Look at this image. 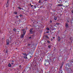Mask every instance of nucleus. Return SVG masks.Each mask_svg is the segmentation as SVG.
Returning <instances> with one entry per match:
<instances>
[{
	"instance_id": "1",
	"label": "nucleus",
	"mask_w": 73,
	"mask_h": 73,
	"mask_svg": "<svg viewBox=\"0 0 73 73\" xmlns=\"http://www.w3.org/2000/svg\"><path fill=\"white\" fill-rule=\"evenodd\" d=\"M31 67H26L25 69V72H28L29 70L31 71Z\"/></svg>"
},
{
	"instance_id": "2",
	"label": "nucleus",
	"mask_w": 73,
	"mask_h": 73,
	"mask_svg": "<svg viewBox=\"0 0 73 73\" xmlns=\"http://www.w3.org/2000/svg\"><path fill=\"white\" fill-rule=\"evenodd\" d=\"M25 33H26V31H23V34H21L20 36V37L21 38H24V36L25 35Z\"/></svg>"
},
{
	"instance_id": "3",
	"label": "nucleus",
	"mask_w": 73,
	"mask_h": 73,
	"mask_svg": "<svg viewBox=\"0 0 73 73\" xmlns=\"http://www.w3.org/2000/svg\"><path fill=\"white\" fill-rule=\"evenodd\" d=\"M50 64V63H49V61L48 60H46L45 61L44 65L45 66H47L48 65Z\"/></svg>"
},
{
	"instance_id": "4",
	"label": "nucleus",
	"mask_w": 73,
	"mask_h": 73,
	"mask_svg": "<svg viewBox=\"0 0 73 73\" xmlns=\"http://www.w3.org/2000/svg\"><path fill=\"white\" fill-rule=\"evenodd\" d=\"M66 71L68 72V73H70L71 72H72V69L70 68H66Z\"/></svg>"
},
{
	"instance_id": "5",
	"label": "nucleus",
	"mask_w": 73,
	"mask_h": 73,
	"mask_svg": "<svg viewBox=\"0 0 73 73\" xmlns=\"http://www.w3.org/2000/svg\"><path fill=\"white\" fill-rule=\"evenodd\" d=\"M69 23H66L65 24V27L67 28L69 27L68 26Z\"/></svg>"
},
{
	"instance_id": "6",
	"label": "nucleus",
	"mask_w": 73,
	"mask_h": 73,
	"mask_svg": "<svg viewBox=\"0 0 73 73\" xmlns=\"http://www.w3.org/2000/svg\"><path fill=\"white\" fill-rule=\"evenodd\" d=\"M33 30V29L31 28L30 29V32L31 34H32V33H33V31H32Z\"/></svg>"
},
{
	"instance_id": "7",
	"label": "nucleus",
	"mask_w": 73,
	"mask_h": 73,
	"mask_svg": "<svg viewBox=\"0 0 73 73\" xmlns=\"http://www.w3.org/2000/svg\"><path fill=\"white\" fill-rule=\"evenodd\" d=\"M35 27V29H40V27L37 25H36Z\"/></svg>"
},
{
	"instance_id": "8",
	"label": "nucleus",
	"mask_w": 73,
	"mask_h": 73,
	"mask_svg": "<svg viewBox=\"0 0 73 73\" xmlns=\"http://www.w3.org/2000/svg\"><path fill=\"white\" fill-rule=\"evenodd\" d=\"M58 2L59 4H61V3H62V1H61V0H58Z\"/></svg>"
},
{
	"instance_id": "9",
	"label": "nucleus",
	"mask_w": 73,
	"mask_h": 73,
	"mask_svg": "<svg viewBox=\"0 0 73 73\" xmlns=\"http://www.w3.org/2000/svg\"><path fill=\"white\" fill-rule=\"evenodd\" d=\"M60 36H58V41H60Z\"/></svg>"
},
{
	"instance_id": "10",
	"label": "nucleus",
	"mask_w": 73,
	"mask_h": 73,
	"mask_svg": "<svg viewBox=\"0 0 73 73\" xmlns=\"http://www.w3.org/2000/svg\"><path fill=\"white\" fill-rule=\"evenodd\" d=\"M59 73H63V71H62V70L60 69Z\"/></svg>"
},
{
	"instance_id": "11",
	"label": "nucleus",
	"mask_w": 73,
	"mask_h": 73,
	"mask_svg": "<svg viewBox=\"0 0 73 73\" xmlns=\"http://www.w3.org/2000/svg\"><path fill=\"white\" fill-rule=\"evenodd\" d=\"M9 40H7V45H8L9 44Z\"/></svg>"
},
{
	"instance_id": "12",
	"label": "nucleus",
	"mask_w": 73,
	"mask_h": 73,
	"mask_svg": "<svg viewBox=\"0 0 73 73\" xmlns=\"http://www.w3.org/2000/svg\"><path fill=\"white\" fill-rule=\"evenodd\" d=\"M54 19L55 20H57V18L56 17H54Z\"/></svg>"
},
{
	"instance_id": "13",
	"label": "nucleus",
	"mask_w": 73,
	"mask_h": 73,
	"mask_svg": "<svg viewBox=\"0 0 73 73\" xmlns=\"http://www.w3.org/2000/svg\"><path fill=\"white\" fill-rule=\"evenodd\" d=\"M22 54L23 55H24V56H27V55L26 53H23Z\"/></svg>"
},
{
	"instance_id": "14",
	"label": "nucleus",
	"mask_w": 73,
	"mask_h": 73,
	"mask_svg": "<svg viewBox=\"0 0 73 73\" xmlns=\"http://www.w3.org/2000/svg\"><path fill=\"white\" fill-rule=\"evenodd\" d=\"M16 31L18 32H20V30L19 29H17Z\"/></svg>"
},
{
	"instance_id": "15",
	"label": "nucleus",
	"mask_w": 73,
	"mask_h": 73,
	"mask_svg": "<svg viewBox=\"0 0 73 73\" xmlns=\"http://www.w3.org/2000/svg\"><path fill=\"white\" fill-rule=\"evenodd\" d=\"M8 66H9V67H11V64L10 63L9 64Z\"/></svg>"
},
{
	"instance_id": "16",
	"label": "nucleus",
	"mask_w": 73,
	"mask_h": 73,
	"mask_svg": "<svg viewBox=\"0 0 73 73\" xmlns=\"http://www.w3.org/2000/svg\"><path fill=\"white\" fill-rule=\"evenodd\" d=\"M9 42H12V39H11L10 40H9Z\"/></svg>"
},
{
	"instance_id": "17",
	"label": "nucleus",
	"mask_w": 73,
	"mask_h": 73,
	"mask_svg": "<svg viewBox=\"0 0 73 73\" xmlns=\"http://www.w3.org/2000/svg\"><path fill=\"white\" fill-rule=\"evenodd\" d=\"M16 29L15 28L14 29H13V31H14V32H16Z\"/></svg>"
},
{
	"instance_id": "18",
	"label": "nucleus",
	"mask_w": 73,
	"mask_h": 73,
	"mask_svg": "<svg viewBox=\"0 0 73 73\" xmlns=\"http://www.w3.org/2000/svg\"><path fill=\"white\" fill-rule=\"evenodd\" d=\"M14 13L15 15H17V13L16 12H14Z\"/></svg>"
},
{
	"instance_id": "19",
	"label": "nucleus",
	"mask_w": 73,
	"mask_h": 73,
	"mask_svg": "<svg viewBox=\"0 0 73 73\" xmlns=\"http://www.w3.org/2000/svg\"><path fill=\"white\" fill-rule=\"evenodd\" d=\"M6 7H8V4L7 3L6 5Z\"/></svg>"
},
{
	"instance_id": "20",
	"label": "nucleus",
	"mask_w": 73,
	"mask_h": 73,
	"mask_svg": "<svg viewBox=\"0 0 73 73\" xmlns=\"http://www.w3.org/2000/svg\"><path fill=\"white\" fill-rule=\"evenodd\" d=\"M38 2L39 3H41V0H39Z\"/></svg>"
},
{
	"instance_id": "21",
	"label": "nucleus",
	"mask_w": 73,
	"mask_h": 73,
	"mask_svg": "<svg viewBox=\"0 0 73 73\" xmlns=\"http://www.w3.org/2000/svg\"><path fill=\"white\" fill-rule=\"evenodd\" d=\"M46 29H47V30L48 31H49V28L48 27H47L46 28Z\"/></svg>"
},
{
	"instance_id": "22",
	"label": "nucleus",
	"mask_w": 73,
	"mask_h": 73,
	"mask_svg": "<svg viewBox=\"0 0 73 73\" xmlns=\"http://www.w3.org/2000/svg\"><path fill=\"white\" fill-rule=\"evenodd\" d=\"M18 8L19 9H20V10H21V7H20V6H19L18 7Z\"/></svg>"
},
{
	"instance_id": "23",
	"label": "nucleus",
	"mask_w": 73,
	"mask_h": 73,
	"mask_svg": "<svg viewBox=\"0 0 73 73\" xmlns=\"http://www.w3.org/2000/svg\"><path fill=\"white\" fill-rule=\"evenodd\" d=\"M48 47L49 48H51V46H50V45H48Z\"/></svg>"
},
{
	"instance_id": "24",
	"label": "nucleus",
	"mask_w": 73,
	"mask_h": 73,
	"mask_svg": "<svg viewBox=\"0 0 73 73\" xmlns=\"http://www.w3.org/2000/svg\"><path fill=\"white\" fill-rule=\"evenodd\" d=\"M65 65L66 66H69V65H68V64L66 63V64H65Z\"/></svg>"
},
{
	"instance_id": "25",
	"label": "nucleus",
	"mask_w": 73,
	"mask_h": 73,
	"mask_svg": "<svg viewBox=\"0 0 73 73\" xmlns=\"http://www.w3.org/2000/svg\"><path fill=\"white\" fill-rule=\"evenodd\" d=\"M23 58H27V57L26 56H24Z\"/></svg>"
},
{
	"instance_id": "26",
	"label": "nucleus",
	"mask_w": 73,
	"mask_h": 73,
	"mask_svg": "<svg viewBox=\"0 0 73 73\" xmlns=\"http://www.w3.org/2000/svg\"><path fill=\"white\" fill-rule=\"evenodd\" d=\"M59 24H60L59 23H56V25H59Z\"/></svg>"
},
{
	"instance_id": "27",
	"label": "nucleus",
	"mask_w": 73,
	"mask_h": 73,
	"mask_svg": "<svg viewBox=\"0 0 73 73\" xmlns=\"http://www.w3.org/2000/svg\"><path fill=\"white\" fill-rule=\"evenodd\" d=\"M62 65H61L60 67V68L61 69V68H62Z\"/></svg>"
},
{
	"instance_id": "28",
	"label": "nucleus",
	"mask_w": 73,
	"mask_h": 73,
	"mask_svg": "<svg viewBox=\"0 0 73 73\" xmlns=\"http://www.w3.org/2000/svg\"><path fill=\"white\" fill-rule=\"evenodd\" d=\"M47 42H48V43H49V44L50 43V42L48 40H47Z\"/></svg>"
},
{
	"instance_id": "29",
	"label": "nucleus",
	"mask_w": 73,
	"mask_h": 73,
	"mask_svg": "<svg viewBox=\"0 0 73 73\" xmlns=\"http://www.w3.org/2000/svg\"><path fill=\"white\" fill-rule=\"evenodd\" d=\"M8 3H9V0H8L7 2V4H8Z\"/></svg>"
},
{
	"instance_id": "30",
	"label": "nucleus",
	"mask_w": 73,
	"mask_h": 73,
	"mask_svg": "<svg viewBox=\"0 0 73 73\" xmlns=\"http://www.w3.org/2000/svg\"><path fill=\"white\" fill-rule=\"evenodd\" d=\"M6 53H8V50H6Z\"/></svg>"
},
{
	"instance_id": "31",
	"label": "nucleus",
	"mask_w": 73,
	"mask_h": 73,
	"mask_svg": "<svg viewBox=\"0 0 73 73\" xmlns=\"http://www.w3.org/2000/svg\"><path fill=\"white\" fill-rule=\"evenodd\" d=\"M50 23H52V20H50Z\"/></svg>"
},
{
	"instance_id": "32",
	"label": "nucleus",
	"mask_w": 73,
	"mask_h": 73,
	"mask_svg": "<svg viewBox=\"0 0 73 73\" xmlns=\"http://www.w3.org/2000/svg\"><path fill=\"white\" fill-rule=\"evenodd\" d=\"M27 45L28 46H30V45H31V44H28Z\"/></svg>"
},
{
	"instance_id": "33",
	"label": "nucleus",
	"mask_w": 73,
	"mask_h": 73,
	"mask_svg": "<svg viewBox=\"0 0 73 73\" xmlns=\"http://www.w3.org/2000/svg\"><path fill=\"white\" fill-rule=\"evenodd\" d=\"M58 6H61V5L60 4H58Z\"/></svg>"
},
{
	"instance_id": "34",
	"label": "nucleus",
	"mask_w": 73,
	"mask_h": 73,
	"mask_svg": "<svg viewBox=\"0 0 73 73\" xmlns=\"http://www.w3.org/2000/svg\"><path fill=\"white\" fill-rule=\"evenodd\" d=\"M62 65H64V62H62Z\"/></svg>"
},
{
	"instance_id": "35",
	"label": "nucleus",
	"mask_w": 73,
	"mask_h": 73,
	"mask_svg": "<svg viewBox=\"0 0 73 73\" xmlns=\"http://www.w3.org/2000/svg\"><path fill=\"white\" fill-rule=\"evenodd\" d=\"M17 18H19V16L17 15L16 16Z\"/></svg>"
},
{
	"instance_id": "36",
	"label": "nucleus",
	"mask_w": 73,
	"mask_h": 73,
	"mask_svg": "<svg viewBox=\"0 0 73 73\" xmlns=\"http://www.w3.org/2000/svg\"><path fill=\"white\" fill-rule=\"evenodd\" d=\"M11 62H15V60H12L11 61Z\"/></svg>"
},
{
	"instance_id": "37",
	"label": "nucleus",
	"mask_w": 73,
	"mask_h": 73,
	"mask_svg": "<svg viewBox=\"0 0 73 73\" xmlns=\"http://www.w3.org/2000/svg\"><path fill=\"white\" fill-rule=\"evenodd\" d=\"M67 23H69V20H67Z\"/></svg>"
},
{
	"instance_id": "38",
	"label": "nucleus",
	"mask_w": 73,
	"mask_h": 73,
	"mask_svg": "<svg viewBox=\"0 0 73 73\" xmlns=\"http://www.w3.org/2000/svg\"><path fill=\"white\" fill-rule=\"evenodd\" d=\"M34 7L35 8H37V7H36V6L35 5L34 6Z\"/></svg>"
},
{
	"instance_id": "39",
	"label": "nucleus",
	"mask_w": 73,
	"mask_h": 73,
	"mask_svg": "<svg viewBox=\"0 0 73 73\" xmlns=\"http://www.w3.org/2000/svg\"><path fill=\"white\" fill-rule=\"evenodd\" d=\"M9 38H10V39H12V37L11 36H10Z\"/></svg>"
},
{
	"instance_id": "40",
	"label": "nucleus",
	"mask_w": 73,
	"mask_h": 73,
	"mask_svg": "<svg viewBox=\"0 0 73 73\" xmlns=\"http://www.w3.org/2000/svg\"><path fill=\"white\" fill-rule=\"evenodd\" d=\"M46 38H48V36H46Z\"/></svg>"
},
{
	"instance_id": "41",
	"label": "nucleus",
	"mask_w": 73,
	"mask_h": 73,
	"mask_svg": "<svg viewBox=\"0 0 73 73\" xmlns=\"http://www.w3.org/2000/svg\"><path fill=\"white\" fill-rule=\"evenodd\" d=\"M71 12H72V13H73V10L71 11Z\"/></svg>"
},
{
	"instance_id": "42",
	"label": "nucleus",
	"mask_w": 73,
	"mask_h": 73,
	"mask_svg": "<svg viewBox=\"0 0 73 73\" xmlns=\"http://www.w3.org/2000/svg\"><path fill=\"white\" fill-rule=\"evenodd\" d=\"M32 38V37H31V36H30L29 38Z\"/></svg>"
},
{
	"instance_id": "43",
	"label": "nucleus",
	"mask_w": 73,
	"mask_h": 73,
	"mask_svg": "<svg viewBox=\"0 0 73 73\" xmlns=\"http://www.w3.org/2000/svg\"><path fill=\"white\" fill-rule=\"evenodd\" d=\"M49 31H46V33H49Z\"/></svg>"
},
{
	"instance_id": "44",
	"label": "nucleus",
	"mask_w": 73,
	"mask_h": 73,
	"mask_svg": "<svg viewBox=\"0 0 73 73\" xmlns=\"http://www.w3.org/2000/svg\"><path fill=\"white\" fill-rule=\"evenodd\" d=\"M20 16H21V17H22V15H21V14L20 15Z\"/></svg>"
},
{
	"instance_id": "45",
	"label": "nucleus",
	"mask_w": 73,
	"mask_h": 73,
	"mask_svg": "<svg viewBox=\"0 0 73 73\" xmlns=\"http://www.w3.org/2000/svg\"><path fill=\"white\" fill-rule=\"evenodd\" d=\"M31 7H33V5H31Z\"/></svg>"
},
{
	"instance_id": "46",
	"label": "nucleus",
	"mask_w": 73,
	"mask_h": 73,
	"mask_svg": "<svg viewBox=\"0 0 73 73\" xmlns=\"http://www.w3.org/2000/svg\"><path fill=\"white\" fill-rule=\"evenodd\" d=\"M52 40H53V39L52 38L51 39V41H52Z\"/></svg>"
},
{
	"instance_id": "47",
	"label": "nucleus",
	"mask_w": 73,
	"mask_h": 73,
	"mask_svg": "<svg viewBox=\"0 0 73 73\" xmlns=\"http://www.w3.org/2000/svg\"><path fill=\"white\" fill-rule=\"evenodd\" d=\"M21 21V20L20 19L19 20V22H20V21Z\"/></svg>"
},
{
	"instance_id": "48",
	"label": "nucleus",
	"mask_w": 73,
	"mask_h": 73,
	"mask_svg": "<svg viewBox=\"0 0 73 73\" xmlns=\"http://www.w3.org/2000/svg\"><path fill=\"white\" fill-rule=\"evenodd\" d=\"M21 9H22V10H24V9H23V8H22Z\"/></svg>"
},
{
	"instance_id": "49",
	"label": "nucleus",
	"mask_w": 73,
	"mask_h": 73,
	"mask_svg": "<svg viewBox=\"0 0 73 73\" xmlns=\"http://www.w3.org/2000/svg\"><path fill=\"white\" fill-rule=\"evenodd\" d=\"M53 39L55 38V37H53Z\"/></svg>"
},
{
	"instance_id": "50",
	"label": "nucleus",
	"mask_w": 73,
	"mask_h": 73,
	"mask_svg": "<svg viewBox=\"0 0 73 73\" xmlns=\"http://www.w3.org/2000/svg\"><path fill=\"white\" fill-rule=\"evenodd\" d=\"M11 64H12V65H13V63H11Z\"/></svg>"
},
{
	"instance_id": "51",
	"label": "nucleus",
	"mask_w": 73,
	"mask_h": 73,
	"mask_svg": "<svg viewBox=\"0 0 73 73\" xmlns=\"http://www.w3.org/2000/svg\"><path fill=\"white\" fill-rule=\"evenodd\" d=\"M30 57H31V58H32V56H30Z\"/></svg>"
},
{
	"instance_id": "52",
	"label": "nucleus",
	"mask_w": 73,
	"mask_h": 73,
	"mask_svg": "<svg viewBox=\"0 0 73 73\" xmlns=\"http://www.w3.org/2000/svg\"><path fill=\"white\" fill-rule=\"evenodd\" d=\"M19 67L20 68L21 67V65H20V66H19Z\"/></svg>"
},
{
	"instance_id": "53",
	"label": "nucleus",
	"mask_w": 73,
	"mask_h": 73,
	"mask_svg": "<svg viewBox=\"0 0 73 73\" xmlns=\"http://www.w3.org/2000/svg\"><path fill=\"white\" fill-rule=\"evenodd\" d=\"M72 62H73V59H72Z\"/></svg>"
},
{
	"instance_id": "54",
	"label": "nucleus",
	"mask_w": 73,
	"mask_h": 73,
	"mask_svg": "<svg viewBox=\"0 0 73 73\" xmlns=\"http://www.w3.org/2000/svg\"><path fill=\"white\" fill-rule=\"evenodd\" d=\"M70 40H71V37L70 38Z\"/></svg>"
},
{
	"instance_id": "55",
	"label": "nucleus",
	"mask_w": 73,
	"mask_h": 73,
	"mask_svg": "<svg viewBox=\"0 0 73 73\" xmlns=\"http://www.w3.org/2000/svg\"><path fill=\"white\" fill-rule=\"evenodd\" d=\"M32 22H33V21L32 20Z\"/></svg>"
},
{
	"instance_id": "56",
	"label": "nucleus",
	"mask_w": 73,
	"mask_h": 73,
	"mask_svg": "<svg viewBox=\"0 0 73 73\" xmlns=\"http://www.w3.org/2000/svg\"><path fill=\"white\" fill-rule=\"evenodd\" d=\"M65 3H66V1H65Z\"/></svg>"
},
{
	"instance_id": "57",
	"label": "nucleus",
	"mask_w": 73,
	"mask_h": 73,
	"mask_svg": "<svg viewBox=\"0 0 73 73\" xmlns=\"http://www.w3.org/2000/svg\"><path fill=\"white\" fill-rule=\"evenodd\" d=\"M30 5H31V4H30Z\"/></svg>"
},
{
	"instance_id": "58",
	"label": "nucleus",
	"mask_w": 73,
	"mask_h": 73,
	"mask_svg": "<svg viewBox=\"0 0 73 73\" xmlns=\"http://www.w3.org/2000/svg\"><path fill=\"white\" fill-rule=\"evenodd\" d=\"M35 66H36V65H35Z\"/></svg>"
},
{
	"instance_id": "59",
	"label": "nucleus",
	"mask_w": 73,
	"mask_h": 73,
	"mask_svg": "<svg viewBox=\"0 0 73 73\" xmlns=\"http://www.w3.org/2000/svg\"><path fill=\"white\" fill-rule=\"evenodd\" d=\"M52 33H53V32H52Z\"/></svg>"
},
{
	"instance_id": "60",
	"label": "nucleus",
	"mask_w": 73,
	"mask_h": 73,
	"mask_svg": "<svg viewBox=\"0 0 73 73\" xmlns=\"http://www.w3.org/2000/svg\"><path fill=\"white\" fill-rule=\"evenodd\" d=\"M36 73V72H35V73Z\"/></svg>"
},
{
	"instance_id": "61",
	"label": "nucleus",
	"mask_w": 73,
	"mask_h": 73,
	"mask_svg": "<svg viewBox=\"0 0 73 73\" xmlns=\"http://www.w3.org/2000/svg\"><path fill=\"white\" fill-rule=\"evenodd\" d=\"M0 32H1V31H0Z\"/></svg>"
},
{
	"instance_id": "62",
	"label": "nucleus",
	"mask_w": 73,
	"mask_h": 73,
	"mask_svg": "<svg viewBox=\"0 0 73 73\" xmlns=\"http://www.w3.org/2000/svg\"><path fill=\"white\" fill-rule=\"evenodd\" d=\"M54 12H55V11H54Z\"/></svg>"
},
{
	"instance_id": "63",
	"label": "nucleus",
	"mask_w": 73,
	"mask_h": 73,
	"mask_svg": "<svg viewBox=\"0 0 73 73\" xmlns=\"http://www.w3.org/2000/svg\"><path fill=\"white\" fill-rule=\"evenodd\" d=\"M16 49H17V48H16Z\"/></svg>"
},
{
	"instance_id": "64",
	"label": "nucleus",
	"mask_w": 73,
	"mask_h": 73,
	"mask_svg": "<svg viewBox=\"0 0 73 73\" xmlns=\"http://www.w3.org/2000/svg\"><path fill=\"white\" fill-rule=\"evenodd\" d=\"M33 23H35V22H33Z\"/></svg>"
}]
</instances>
